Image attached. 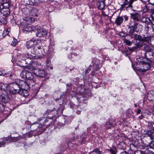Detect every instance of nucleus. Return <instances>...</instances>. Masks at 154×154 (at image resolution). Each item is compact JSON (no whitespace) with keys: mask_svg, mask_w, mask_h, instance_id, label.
<instances>
[{"mask_svg":"<svg viewBox=\"0 0 154 154\" xmlns=\"http://www.w3.org/2000/svg\"><path fill=\"white\" fill-rule=\"evenodd\" d=\"M101 67V65L99 64L98 65L97 64L96 65V68L95 69V71H97L98 70L100 67Z\"/></svg>","mask_w":154,"mask_h":154,"instance_id":"obj_43","label":"nucleus"},{"mask_svg":"<svg viewBox=\"0 0 154 154\" xmlns=\"http://www.w3.org/2000/svg\"><path fill=\"white\" fill-rule=\"evenodd\" d=\"M31 53L33 55L28 53L26 55V57L28 59H32L35 58V55L40 56L42 54L41 46L38 44L31 50Z\"/></svg>","mask_w":154,"mask_h":154,"instance_id":"obj_1","label":"nucleus"},{"mask_svg":"<svg viewBox=\"0 0 154 154\" xmlns=\"http://www.w3.org/2000/svg\"><path fill=\"white\" fill-rule=\"evenodd\" d=\"M10 87V92L12 94H15L18 93L20 89V87L16 82L11 83L9 85Z\"/></svg>","mask_w":154,"mask_h":154,"instance_id":"obj_4","label":"nucleus"},{"mask_svg":"<svg viewBox=\"0 0 154 154\" xmlns=\"http://www.w3.org/2000/svg\"><path fill=\"white\" fill-rule=\"evenodd\" d=\"M25 76L26 78L28 79V80H32L34 78V76L32 73L28 71L26 72Z\"/></svg>","mask_w":154,"mask_h":154,"instance_id":"obj_19","label":"nucleus"},{"mask_svg":"<svg viewBox=\"0 0 154 154\" xmlns=\"http://www.w3.org/2000/svg\"><path fill=\"white\" fill-rule=\"evenodd\" d=\"M9 33L8 31L5 30L3 31V33L2 34V36L3 37H5L6 35H7Z\"/></svg>","mask_w":154,"mask_h":154,"instance_id":"obj_37","label":"nucleus"},{"mask_svg":"<svg viewBox=\"0 0 154 154\" xmlns=\"http://www.w3.org/2000/svg\"><path fill=\"white\" fill-rule=\"evenodd\" d=\"M150 54H152V55H153V54H154V52H151Z\"/></svg>","mask_w":154,"mask_h":154,"instance_id":"obj_59","label":"nucleus"},{"mask_svg":"<svg viewBox=\"0 0 154 154\" xmlns=\"http://www.w3.org/2000/svg\"><path fill=\"white\" fill-rule=\"evenodd\" d=\"M33 73L36 76L43 78L45 75V72L43 69H34Z\"/></svg>","mask_w":154,"mask_h":154,"instance_id":"obj_10","label":"nucleus"},{"mask_svg":"<svg viewBox=\"0 0 154 154\" xmlns=\"http://www.w3.org/2000/svg\"><path fill=\"white\" fill-rule=\"evenodd\" d=\"M148 154H154V152L150 150H149L148 151Z\"/></svg>","mask_w":154,"mask_h":154,"instance_id":"obj_47","label":"nucleus"},{"mask_svg":"<svg viewBox=\"0 0 154 154\" xmlns=\"http://www.w3.org/2000/svg\"><path fill=\"white\" fill-rule=\"evenodd\" d=\"M30 67L32 68V69L35 68V67H38L40 64L35 61H32L30 62L29 63Z\"/></svg>","mask_w":154,"mask_h":154,"instance_id":"obj_18","label":"nucleus"},{"mask_svg":"<svg viewBox=\"0 0 154 154\" xmlns=\"http://www.w3.org/2000/svg\"><path fill=\"white\" fill-rule=\"evenodd\" d=\"M129 24L131 27H133V28L136 30L138 31L142 27V25L139 23H137L135 21H131L129 23Z\"/></svg>","mask_w":154,"mask_h":154,"instance_id":"obj_11","label":"nucleus"},{"mask_svg":"<svg viewBox=\"0 0 154 154\" xmlns=\"http://www.w3.org/2000/svg\"><path fill=\"white\" fill-rule=\"evenodd\" d=\"M143 45H144L143 48L144 50H145L146 51L148 52V53H149V54L151 55L152 56H154V54L152 55V54H150L151 52H152L151 51L152 50V48L149 47L147 46V45L144 43H142V46Z\"/></svg>","mask_w":154,"mask_h":154,"instance_id":"obj_20","label":"nucleus"},{"mask_svg":"<svg viewBox=\"0 0 154 154\" xmlns=\"http://www.w3.org/2000/svg\"><path fill=\"white\" fill-rule=\"evenodd\" d=\"M149 126L150 127H153V125L154 124L152 122H148Z\"/></svg>","mask_w":154,"mask_h":154,"instance_id":"obj_46","label":"nucleus"},{"mask_svg":"<svg viewBox=\"0 0 154 154\" xmlns=\"http://www.w3.org/2000/svg\"><path fill=\"white\" fill-rule=\"evenodd\" d=\"M90 154H101V152L98 149H96L91 152Z\"/></svg>","mask_w":154,"mask_h":154,"instance_id":"obj_31","label":"nucleus"},{"mask_svg":"<svg viewBox=\"0 0 154 154\" xmlns=\"http://www.w3.org/2000/svg\"><path fill=\"white\" fill-rule=\"evenodd\" d=\"M9 74V73H5L4 72V71H3V72L0 71V75H2L4 76L5 75H7Z\"/></svg>","mask_w":154,"mask_h":154,"instance_id":"obj_40","label":"nucleus"},{"mask_svg":"<svg viewBox=\"0 0 154 154\" xmlns=\"http://www.w3.org/2000/svg\"><path fill=\"white\" fill-rule=\"evenodd\" d=\"M108 151L110 154H117V151L116 148L114 146H112L108 149Z\"/></svg>","mask_w":154,"mask_h":154,"instance_id":"obj_21","label":"nucleus"},{"mask_svg":"<svg viewBox=\"0 0 154 154\" xmlns=\"http://www.w3.org/2000/svg\"><path fill=\"white\" fill-rule=\"evenodd\" d=\"M91 69L90 68H88L87 70L85 71V73H89V72L90 71Z\"/></svg>","mask_w":154,"mask_h":154,"instance_id":"obj_51","label":"nucleus"},{"mask_svg":"<svg viewBox=\"0 0 154 154\" xmlns=\"http://www.w3.org/2000/svg\"><path fill=\"white\" fill-rule=\"evenodd\" d=\"M145 59H144L142 60L139 61L137 63V65L140 66V69L138 70L142 72L145 71L149 69L150 67V65L149 63L145 62Z\"/></svg>","mask_w":154,"mask_h":154,"instance_id":"obj_3","label":"nucleus"},{"mask_svg":"<svg viewBox=\"0 0 154 154\" xmlns=\"http://www.w3.org/2000/svg\"><path fill=\"white\" fill-rule=\"evenodd\" d=\"M153 123L154 124V120L153 122Z\"/></svg>","mask_w":154,"mask_h":154,"instance_id":"obj_62","label":"nucleus"},{"mask_svg":"<svg viewBox=\"0 0 154 154\" xmlns=\"http://www.w3.org/2000/svg\"><path fill=\"white\" fill-rule=\"evenodd\" d=\"M141 112V110L140 109H138L137 112V114H140Z\"/></svg>","mask_w":154,"mask_h":154,"instance_id":"obj_49","label":"nucleus"},{"mask_svg":"<svg viewBox=\"0 0 154 154\" xmlns=\"http://www.w3.org/2000/svg\"><path fill=\"white\" fill-rule=\"evenodd\" d=\"M123 20L124 18L123 17L118 16L115 19V23L117 26H120L123 23Z\"/></svg>","mask_w":154,"mask_h":154,"instance_id":"obj_14","label":"nucleus"},{"mask_svg":"<svg viewBox=\"0 0 154 154\" xmlns=\"http://www.w3.org/2000/svg\"><path fill=\"white\" fill-rule=\"evenodd\" d=\"M149 147L151 148H154V141H152L149 144Z\"/></svg>","mask_w":154,"mask_h":154,"instance_id":"obj_34","label":"nucleus"},{"mask_svg":"<svg viewBox=\"0 0 154 154\" xmlns=\"http://www.w3.org/2000/svg\"><path fill=\"white\" fill-rule=\"evenodd\" d=\"M5 30H6L7 31H8V32L9 33V31L10 30V29L9 28H8V29Z\"/></svg>","mask_w":154,"mask_h":154,"instance_id":"obj_53","label":"nucleus"},{"mask_svg":"<svg viewBox=\"0 0 154 154\" xmlns=\"http://www.w3.org/2000/svg\"><path fill=\"white\" fill-rule=\"evenodd\" d=\"M147 98L149 100H154V91L152 90L149 92L147 94Z\"/></svg>","mask_w":154,"mask_h":154,"instance_id":"obj_17","label":"nucleus"},{"mask_svg":"<svg viewBox=\"0 0 154 154\" xmlns=\"http://www.w3.org/2000/svg\"><path fill=\"white\" fill-rule=\"evenodd\" d=\"M146 113H148L149 114V112L148 110H145L143 111H142L141 113V116H139L138 117V118L140 119H142L143 117H145V116H146V115H144V114Z\"/></svg>","mask_w":154,"mask_h":154,"instance_id":"obj_29","label":"nucleus"},{"mask_svg":"<svg viewBox=\"0 0 154 154\" xmlns=\"http://www.w3.org/2000/svg\"><path fill=\"white\" fill-rule=\"evenodd\" d=\"M1 13H2L3 15L5 17H8L10 14V9L9 8H3L0 10Z\"/></svg>","mask_w":154,"mask_h":154,"instance_id":"obj_15","label":"nucleus"},{"mask_svg":"<svg viewBox=\"0 0 154 154\" xmlns=\"http://www.w3.org/2000/svg\"><path fill=\"white\" fill-rule=\"evenodd\" d=\"M27 82L28 85L29 87V88H30L31 86L32 87L35 84V81L34 79L32 80H27Z\"/></svg>","mask_w":154,"mask_h":154,"instance_id":"obj_24","label":"nucleus"},{"mask_svg":"<svg viewBox=\"0 0 154 154\" xmlns=\"http://www.w3.org/2000/svg\"><path fill=\"white\" fill-rule=\"evenodd\" d=\"M50 61L48 60H47L46 61V64L48 66H49L50 65Z\"/></svg>","mask_w":154,"mask_h":154,"instance_id":"obj_50","label":"nucleus"},{"mask_svg":"<svg viewBox=\"0 0 154 154\" xmlns=\"http://www.w3.org/2000/svg\"><path fill=\"white\" fill-rule=\"evenodd\" d=\"M89 66H91V65H90Z\"/></svg>","mask_w":154,"mask_h":154,"instance_id":"obj_63","label":"nucleus"},{"mask_svg":"<svg viewBox=\"0 0 154 154\" xmlns=\"http://www.w3.org/2000/svg\"><path fill=\"white\" fill-rule=\"evenodd\" d=\"M23 95L24 96H26L28 95V93L27 91L26 90V89H23Z\"/></svg>","mask_w":154,"mask_h":154,"instance_id":"obj_36","label":"nucleus"},{"mask_svg":"<svg viewBox=\"0 0 154 154\" xmlns=\"http://www.w3.org/2000/svg\"><path fill=\"white\" fill-rule=\"evenodd\" d=\"M30 9L27 8H24L22 10L23 13L25 15L30 14Z\"/></svg>","mask_w":154,"mask_h":154,"instance_id":"obj_27","label":"nucleus"},{"mask_svg":"<svg viewBox=\"0 0 154 154\" xmlns=\"http://www.w3.org/2000/svg\"><path fill=\"white\" fill-rule=\"evenodd\" d=\"M2 0H0V1H2ZM0 7L1 9L3 8H9V5L8 3H4L3 4L0 5Z\"/></svg>","mask_w":154,"mask_h":154,"instance_id":"obj_26","label":"nucleus"},{"mask_svg":"<svg viewBox=\"0 0 154 154\" xmlns=\"http://www.w3.org/2000/svg\"><path fill=\"white\" fill-rule=\"evenodd\" d=\"M30 14L34 17H37L39 14L38 10L35 8H32L30 9Z\"/></svg>","mask_w":154,"mask_h":154,"instance_id":"obj_13","label":"nucleus"},{"mask_svg":"<svg viewBox=\"0 0 154 154\" xmlns=\"http://www.w3.org/2000/svg\"><path fill=\"white\" fill-rule=\"evenodd\" d=\"M123 18H124L125 21H127L128 20V17L126 15H125L123 16Z\"/></svg>","mask_w":154,"mask_h":154,"instance_id":"obj_48","label":"nucleus"},{"mask_svg":"<svg viewBox=\"0 0 154 154\" xmlns=\"http://www.w3.org/2000/svg\"><path fill=\"white\" fill-rule=\"evenodd\" d=\"M38 42L39 41L37 40H31L27 41L26 43V47L28 49L33 48L35 45L38 44Z\"/></svg>","mask_w":154,"mask_h":154,"instance_id":"obj_9","label":"nucleus"},{"mask_svg":"<svg viewBox=\"0 0 154 154\" xmlns=\"http://www.w3.org/2000/svg\"><path fill=\"white\" fill-rule=\"evenodd\" d=\"M123 3L121 5L120 9L122 10L125 7L126 8H132V3L134 0H122Z\"/></svg>","mask_w":154,"mask_h":154,"instance_id":"obj_8","label":"nucleus"},{"mask_svg":"<svg viewBox=\"0 0 154 154\" xmlns=\"http://www.w3.org/2000/svg\"><path fill=\"white\" fill-rule=\"evenodd\" d=\"M50 68H51V69H52V67H50Z\"/></svg>","mask_w":154,"mask_h":154,"instance_id":"obj_61","label":"nucleus"},{"mask_svg":"<svg viewBox=\"0 0 154 154\" xmlns=\"http://www.w3.org/2000/svg\"><path fill=\"white\" fill-rule=\"evenodd\" d=\"M134 106H135V107H137V104H134Z\"/></svg>","mask_w":154,"mask_h":154,"instance_id":"obj_58","label":"nucleus"},{"mask_svg":"<svg viewBox=\"0 0 154 154\" xmlns=\"http://www.w3.org/2000/svg\"><path fill=\"white\" fill-rule=\"evenodd\" d=\"M133 38L134 40L136 41L137 45L139 44V42H137L138 41H139V42H149L151 39L150 36H145L144 35H140L137 34L134 35Z\"/></svg>","mask_w":154,"mask_h":154,"instance_id":"obj_2","label":"nucleus"},{"mask_svg":"<svg viewBox=\"0 0 154 154\" xmlns=\"http://www.w3.org/2000/svg\"><path fill=\"white\" fill-rule=\"evenodd\" d=\"M120 154H129L126 151H124L123 152L120 153Z\"/></svg>","mask_w":154,"mask_h":154,"instance_id":"obj_52","label":"nucleus"},{"mask_svg":"<svg viewBox=\"0 0 154 154\" xmlns=\"http://www.w3.org/2000/svg\"><path fill=\"white\" fill-rule=\"evenodd\" d=\"M8 84L0 83V90L2 91H5L6 89H8Z\"/></svg>","mask_w":154,"mask_h":154,"instance_id":"obj_23","label":"nucleus"},{"mask_svg":"<svg viewBox=\"0 0 154 154\" xmlns=\"http://www.w3.org/2000/svg\"><path fill=\"white\" fill-rule=\"evenodd\" d=\"M105 4L104 2H101L98 3V7L100 10L103 9L105 7Z\"/></svg>","mask_w":154,"mask_h":154,"instance_id":"obj_28","label":"nucleus"},{"mask_svg":"<svg viewBox=\"0 0 154 154\" xmlns=\"http://www.w3.org/2000/svg\"><path fill=\"white\" fill-rule=\"evenodd\" d=\"M112 126V124L111 122H107L106 125L105 127L107 128H111Z\"/></svg>","mask_w":154,"mask_h":154,"instance_id":"obj_32","label":"nucleus"},{"mask_svg":"<svg viewBox=\"0 0 154 154\" xmlns=\"http://www.w3.org/2000/svg\"><path fill=\"white\" fill-rule=\"evenodd\" d=\"M124 42L128 46H131L132 44L131 42L129 40L125 39L124 40Z\"/></svg>","mask_w":154,"mask_h":154,"instance_id":"obj_33","label":"nucleus"},{"mask_svg":"<svg viewBox=\"0 0 154 154\" xmlns=\"http://www.w3.org/2000/svg\"><path fill=\"white\" fill-rule=\"evenodd\" d=\"M17 40L16 39H13V40L12 41L11 44L13 46H15L17 44Z\"/></svg>","mask_w":154,"mask_h":154,"instance_id":"obj_35","label":"nucleus"},{"mask_svg":"<svg viewBox=\"0 0 154 154\" xmlns=\"http://www.w3.org/2000/svg\"><path fill=\"white\" fill-rule=\"evenodd\" d=\"M5 143V140L2 142H0V147L3 146Z\"/></svg>","mask_w":154,"mask_h":154,"instance_id":"obj_42","label":"nucleus"},{"mask_svg":"<svg viewBox=\"0 0 154 154\" xmlns=\"http://www.w3.org/2000/svg\"><path fill=\"white\" fill-rule=\"evenodd\" d=\"M18 59H19V61L20 62H21V60H24L25 59V57H23L22 55H20V56L18 57Z\"/></svg>","mask_w":154,"mask_h":154,"instance_id":"obj_38","label":"nucleus"},{"mask_svg":"<svg viewBox=\"0 0 154 154\" xmlns=\"http://www.w3.org/2000/svg\"><path fill=\"white\" fill-rule=\"evenodd\" d=\"M1 23L3 24H6L7 23L6 20L4 18L1 19L0 20Z\"/></svg>","mask_w":154,"mask_h":154,"instance_id":"obj_39","label":"nucleus"},{"mask_svg":"<svg viewBox=\"0 0 154 154\" xmlns=\"http://www.w3.org/2000/svg\"><path fill=\"white\" fill-rule=\"evenodd\" d=\"M128 33L130 34H133L136 31L137 32V30H136L135 29L133 28V27H131L129 26L128 27Z\"/></svg>","mask_w":154,"mask_h":154,"instance_id":"obj_25","label":"nucleus"},{"mask_svg":"<svg viewBox=\"0 0 154 154\" xmlns=\"http://www.w3.org/2000/svg\"><path fill=\"white\" fill-rule=\"evenodd\" d=\"M149 3L154 6V0H148Z\"/></svg>","mask_w":154,"mask_h":154,"instance_id":"obj_41","label":"nucleus"},{"mask_svg":"<svg viewBox=\"0 0 154 154\" xmlns=\"http://www.w3.org/2000/svg\"><path fill=\"white\" fill-rule=\"evenodd\" d=\"M27 20H27V18L25 17V18H24V20H25V21H27Z\"/></svg>","mask_w":154,"mask_h":154,"instance_id":"obj_54","label":"nucleus"},{"mask_svg":"<svg viewBox=\"0 0 154 154\" xmlns=\"http://www.w3.org/2000/svg\"><path fill=\"white\" fill-rule=\"evenodd\" d=\"M152 112H153V114H154V105H153V109L152 110Z\"/></svg>","mask_w":154,"mask_h":154,"instance_id":"obj_55","label":"nucleus"},{"mask_svg":"<svg viewBox=\"0 0 154 154\" xmlns=\"http://www.w3.org/2000/svg\"><path fill=\"white\" fill-rule=\"evenodd\" d=\"M43 0H29V4L32 5H36L42 2Z\"/></svg>","mask_w":154,"mask_h":154,"instance_id":"obj_22","label":"nucleus"},{"mask_svg":"<svg viewBox=\"0 0 154 154\" xmlns=\"http://www.w3.org/2000/svg\"><path fill=\"white\" fill-rule=\"evenodd\" d=\"M12 76V74H11L10 75V76H11H11Z\"/></svg>","mask_w":154,"mask_h":154,"instance_id":"obj_60","label":"nucleus"},{"mask_svg":"<svg viewBox=\"0 0 154 154\" xmlns=\"http://www.w3.org/2000/svg\"><path fill=\"white\" fill-rule=\"evenodd\" d=\"M152 12H153V13L154 14V6L153 8L152 9Z\"/></svg>","mask_w":154,"mask_h":154,"instance_id":"obj_57","label":"nucleus"},{"mask_svg":"<svg viewBox=\"0 0 154 154\" xmlns=\"http://www.w3.org/2000/svg\"><path fill=\"white\" fill-rule=\"evenodd\" d=\"M131 18L134 21H139L140 19L139 18L140 16V14L137 12L130 14Z\"/></svg>","mask_w":154,"mask_h":154,"instance_id":"obj_12","label":"nucleus"},{"mask_svg":"<svg viewBox=\"0 0 154 154\" xmlns=\"http://www.w3.org/2000/svg\"><path fill=\"white\" fill-rule=\"evenodd\" d=\"M22 26V30L24 33H26L27 32H30L36 29V26H31L28 24L26 22H23Z\"/></svg>","mask_w":154,"mask_h":154,"instance_id":"obj_5","label":"nucleus"},{"mask_svg":"<svg viewBox=\"0 0 154 154\" xmlns=\"http://www.w3.org/2000/svg\"><path fill=\"white\" fill-rule=\"evenodd\" d=\"M119 35L122 37H124L125 36V34L123 32H120L119 33Z\"/></svg>","mask_w":154,"mask_h":154,"instance_id":"obj_45","label":"nucleus"},{"mask_svg":"<svg viewBox=\"0 0 154 154\" xmlns=\"http://www.w3.org/2000/svg\"><path fill=\"white\" fill-rule=\"evenodd\" d=\"M147 28L148 29V30L152 31L151 33L152 35V36L154 37V25L152 26L151 27H149V26H147Z\"/></svg>","mask_w":154,"mask_h":154,"instance_id":"obj_30","label":"nucleus"},{"mask_svg":"<svg viewBox=\"0 0 154 154\" xmlns=\"http://www.w3.org/2000/svg\"><path fill=\"white\" fill-rule=\"evenodd\" d=\"M9 100V99L7 96L6 97L4 96L0 95V101L4 103H6ZM3 107V105L0 103V107Z\"/></svg>","mask_w":154,"mask_h":154,"instance_id":"obj_16","label":"nucleus"},{"mask_svg":"<svg viewBox=\"0 0 154 154\" xmlns=\"http://www.w3.org/2000/svg\"><path fill=\"white\" fill-rule=\"evenodd\" d=\"M152 17L153 20L154 21V15H152Z\"/></svg>","mask_w":154,"mask_h":154,"instance_id":"obj_56","label":"nucleus"},{"mask_svg":"<svg viewBox=\"0 0 154 154\" xmlns=\"http://www.w3.org/2000/svg\"><path fill=\"white\" fill-rule=\"evenodd\" d=\"M150 138L152 139H154V131L150 134Z\"/></svg>","mask_w":154,"mask_h":154,"instance_id":"obj_44","label":"nucleus"},{"mask_svg":"<svg viewBox=\"0 0 154 154\" xmlns=\"http://www.w3.org/2000/svg\"><path fill=\"white\" fill-rule=\"evenodd\" d=\"M35 30H37L36 34L37 37H44L48 33V31L45 29L39 26H36Z\"/></svg>","mask_w":154,"mask_h":154,"instance_id":"obj_6","label":"nucleus"},{"mask_svg":"<svg viewBox=\"0 0 154 154\" xmlns=\"http://www.w3.org/2000/svg\"><path fill=\"white\" fill-rule=\"evenodd\" d=\"M17 84H18L20 89H29V87L27 84V82L19 79H17L16 80Z\"/></svg>","mask_w":154,"mask_h":154,"instance_id":"obj_7","label":"nucleus"}]
</instances>
